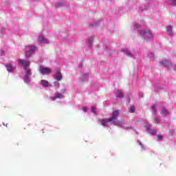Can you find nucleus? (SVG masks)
Here are the masks:
<instances>
[{
	"instance_id": "26",
	"label": "nucleus",
	"mask_w": 176,
	"mask_h": 176,
	"mask_svg": "<svg viewBox=\"0 0 176 176\" xmlns=\"http://www.w3.org/2000/svg\"><path fill=\"white\" fill-rule=\"evenodd\" d=\"M155 122H156V123H159V118H155Z\"/></svg>"
},
{
	"instance_id": "7",
	"label": "nucleus",
	"mask_w": 176,
	"mask_h": 176,
	"mask_svg": "<svg viewBox=\"0 0 176 176\" xmlns=\"http://www.w3.org/2000/svg\"><path fill=\"white\" fill-rule=\"evenodd\" d=\"M161 65L162 67L168 68V67H171V62L170 60H163L161 62Z\"/></svg>"
},
{
	"instance_id": "14",
	"label": "nucleus",
	"mask_w": 176,
	"mask_h": 176,
	"mask_svg": "<svg viewBox=\"0 0 176 176\" xmlns=\"http://www.w3.org/2000/svg\"><path fill=\"white\" fill-rule=\"evenodd\" d=\"M55 97L56 98H63V94H61L60 93L56 92L55 94Z\"/></svg>"
},
{
	"instance_id": "11",
	"label": "nucleus",
	"mask_w": 176,
	"mask_h": 176,
	"mask_svg": "<svg viewBox=\"0 0 176 176\" xmlns=\"http://www.w3.org/2000/svg\"><path fill=\"white\" fill-rule=\"evenodd\" d=\"M168 111H167V109H162V110L161 111V115L162 116H167V115H168Z\"/></svg>"
},
{
	"instance_id": "19",
	"label": "nucleus",
	"mask_w": 176,
	"mask_h": 176,
	"mask_svg": "<svg viewBox=\"0 0 176 176\" xmlns=\"http://www.w3.org/2000/svg\"><path fill=\"white\" fill-rule=\"evenodd\" d=\"M54 83L55 86H58V88L60 87V82H54Z\"/></svg>"
},
{
	"instance_id": "8",
	"label": "nucleus",
	"mask_w": 176,
	"mask_h": 176,
	"mask_svg": "<svg viewBox=\"0 0 176 176\" xmlns=\"http://www.w3.org/2000/svg\"><path fill=\"white\" fill-rule=\"evenodd\" d=\"M38 41H40V42H42L43 43H49V41L47 40V38H45L43 36H40L38 37Z\"/></svg>"
},
{
	"instance_id": "15",
	"label": "nucleus",
	"mask_w": 176,
	"mask_h": 176,
	"mask_svg": "<svg viewBox=\"0 0 176 176\" xmlns=\"http://www.w3.org/2000/svg\"><path fill=\"white\" fill-rule=\"evenodd\" d=\"M117 97H123V93L122 92V91H117Z\"/></svg>"
},
{
	"instance_id": "13",
	"label": "nucleus",
	"mask_w": 176,
	"mask_h": 176,
	"mask_svg": "<svg viewBox=\"0 0 176 176\" xmlns=\"http://www.w3.org/2000/svg\"><path fill=\"white\" fill-rule=\"evenodd\" d=\"M151 109H152V113H153L154 115H156L157 112V110L156 109V106H152Z\"/></svg>"
},
{
	"instance_id": "9",
	"label": "nucleus",
	"mask_w": 176,
	"mask_h": 176,
	"mask_svg": "<svg viewBox=\"0 0 176 176\" xmlns=\"http://www.w3.org/2000/svg\"><path fill=\"white\" fill-rule=\"evenodd\" d=\"M6 68H7V70L8 71V72H12V71H13V69H14V67H13V66H12V65L10 63L7 64Z\"/></svg>"
},
{
	"instance_id": "27",
	"label": "nucleus",
	"mask_w": 176,
	"mask_h": 176,
	"mask_svg": "<svg viewBox=\"0 0 176 176\" xmlns=\"http://www.w3.org/2000/svg\"><path fill=\"white\" fill-rule=\"evenodd\" d=\"M3 126H6V127H8V124H5V122H3Z\"/></svg>"
},
{
	"instance_id": "21",
	"label": "nucleus",
	"mask_w": 176,
	"mask_h": 176,
	"mask_svg": "<svg viewBox=\"0 0 176 176\" xmlns=\"http://www.w3.org/2000/svg\"><path fill=\"white\" fill-rule=\"evenodd\" d=\"M82 111H84V112H87V107H82Z\"/></svg>"
},
{
	"instance_id": "20",
	"label": "nucleus",
	"mask_w": 176,
	"mask_h": 176,
	"mask_svg": "<svg viewBox=\"0 0 176 176\" xmlns=\"http://www.w3.org/2000/svg\"><path fill=\"white\" fill-rule=\"evenodd\" d=\"M88 42H89V43H92V42H93V38H89V39H88Z\"/></svg>"
},
{
	"instance_id": "17",
	"label": "nucleus",
	"mask_w": 176,
	"mask_h": 176,
	"mask_svg": "<svg viewBox=\"0 0 176 176\" xmlns=\"http://www.w3.org/2000/svg\"><path fill=\"white\" fill-rule=\"evenodd\" d=\"M107 122L108 121H105V120H104V119L101 120V124H102V126H107Z\"/></svg>"
},
{
	"instance_id": "2",
	"label": "nucleus",
	"mask_w": 176,
	"mask_h": 176,
	"mask_svg": "<svg viewBox=\"0 0 176 176\" xmlns=\"http://www.w3.org/2000/svg\"><path fill=\"white\" fill-rule=\"evenodd\" d=\"M119 113H120L119 110L113 111L112 113L111 118H108L107 122H113V124H115V126H119V122L115 121L119 117Z\"/></svg>"
},
{
	"instance_id": "23",
	"label": "nucleus",
	"mask_w": 176,
	"mask_h": 176,
	"mask_svg": "<svg viewBox=\"0 0 176 176\" xmlns=\"http://www.w3.org/2000/svg\"><path fill=\"white\" fill-rule=\"evenodd\" d=\"M56 98H56V96H55V97L52 98L51 100H52V101H56Z\"/></svg>"
},
{
	"instance_id": "1",
	"label": "nucleus",
	"mask_w": 176,
	"mask_h": 176,
	"mask_svg": "<svg viewBox=\"0 0 176 176\" xmlns=\"http://www.w3.org/2000/svg\"><path fill=\"white\" fill-rule=\"evenodd\" d=\"M18 62L20 65L24 67V69L26 72L24 82H25V83H30V75H32L31 69H30V61L25 60L24 59H19L18 60Z\"/></svg>"
},
{
	"instance_id": "28",
	"label": "nucleus",
	"mask_w": 176,
	"mask_h": 176,
	"mask_svg": "<svg viewBox=\"0 0 176 176\" xmlns=\"http://www.w3.org/2000/svg\"><path fill=\"white\" fill-rule=\"evenodd\" d=\"M174 71H176V65L173 67Z\"/></svg>"
},
{
	"instance_id": "6",
	"label": "nucleus",
	"mask_w": 176,
	"mask_h": 176,
	"mask_svg": "<svg viewBox=\"0 0 176 176\" xmlns=\"http://www.w3.org/2000/svg\"><path fill=\"white\" fill-rule=\"evenodd\" d=\"M56 80H61L63 79V76L61 75V70L56 71V75H54Z\"/></svg>"
},
{
	"instance_id": "5",
	"label": "nucleus",
	"mask_w": 176,
	"mask_h": 176,
	"mask_svg": "<svg viewBox=\"0 0 176 176\" xmlns=\"http://www.w3.org/2000/svg\"><path fill=\"white\" fill-rule=\"evenodd\" d=\"M140 35H142L144 39H148L152 36V34L150 31L145 32V30L140 31Z\"/></svg>"
},
{
	"instance_id": "4",
	"label": "nucleus",
	"mask_w": 176,
	"mask_h": 176,
	"mask_svg": "<svg viewBox=\"0 0 176 176\" xmlns=\"http://www.w3.org/2000/svg\"><path fill=\"white\" fill-rule=\"evenodd\" d=\"M26 49H27V54H28V53H35V52L38 50V48H36L35 45H28L26 47Z\"/></svg>"
},
{
	"instance_id": "24",
	"label": "nucleus",
	"mask_w": 176,
	"mask_h": 176,
	"mask_svg": "<svg viewBox=\"0 0 176 176\" xmlns=\"http://www.w3.org/2000/svg\"><path fill=\"white\" fill-rule=\"evenodd\" d=\"M158 140H163V136L160 135L157 137Z\"/></svg>"
},
{
	"instance_id": "31",
	"label": "nucleus",
	"mask_w": 176,
	"mask_h": 176,
	"mask_svg": "<svg viewBox=\"0 0 176 176\" xmlns=\"http://www.w3.org/2000/svg\"><path fill=\"white\" fill-rule=\"evenodd\" d=\"M63 93H65V89L62 90Z\"/></svg>"
},
{
	"instance_id": "25",
	"label": "nucleus",
	"mask_w": 176,
	"mask_h": 176,
	"mask_svg": "<svg viewBox=\"0 0 176 176\" xmlns=\"http://www.w3.org/2000/svg\"><path fill=\"white\" fill-rule=\"evenodd\" d=\"M151 133H152L153 134H156V131L152 129V130H151Z\"/></svg>"
},
{
	"instance_id": "30",
	"label": "nucleus",
	"mask_w": 176,
	"mask_h": 176,
	"mask_svg": "<svg viewBox=\"0 0 176 176\" xmlns=\"http://www.w3.org/2000/svg\"><path fill=\"white\" fill-rule=\"evenodd\" d=\"M59 5H60V6H61L64 5V3H60Z\"/></svg>"
},
{
	"instance_id": "12",
	"label": "nucleus",
	"mask_w": 176,
	"mask_h": 176,
	"mask_svg": "<svg viewBox=\"0 0 176 176\" xmlns=\"http://www.w3.org/2000/svg\"><path fill=\"white\" fill-rule=\"evenodd\" d=\"M166 31L169 32V35H173V26H168L166 28Z\"/></svg>"
},
{
	"instance_id": "10",
	"label": "nucleus",
	"mask_w": 176,
	"mask_h": 176,
	"mask_svg": "<svg viewBox=\"0 0 176 176\" xmlns=\"http://www.w3.org/2000/svg\"><path fill=\"white\" fill-rule=\"evenodd\" d=\"M41 83L42 86H43L44 87H48V86H49V82L46 80H41Z\"/></svg>"
},
{
	"instance_id": "18",
	"label": "nucleus",
	"mask_w": 176,
	"mask_h": 176,
	"mask_svg": "<svg viewBox=\"0 0 176 176\" xmlns=\"http://www.w3.org/2000/svg\"><path fill=\"white\" fill-rule=\"evenodd\" d=\"M126 56L128 57H133V54H131V52H126Z\"/></svg>"
},
{
	"instance_id": "22",
	"label": "nucleus",
	"mask_w": 176,
	"mask_h": 176,
	"mask_svg": "<svg viewBox=\"0 0 176 176\" xmlns=\"http://www.w3.org/2000/svg\"><path fill=\"white\" fill-rule=\"evenodd\" d=\"M91 109L92 112L96 113V107H92L91 108Z\"/></svg>"
},
{
	"instance_id": "29",
	"label": "nucleus",
	"mask_w": 176,
	"mask_h": 176,
	"mask_svg": "<svg viewBox=\"0 0 176 176\" xmlns=\"http://www.w3.org/2000/svg\"><path fill=\"white\" fill-rule=\"evenodd\" d=\"M173 3L176 5V0H173Z\"/></svg>"
},
{
	"instance_id": "16",
	"label": "nucleus",
	"mask_w": 176,
	"mask_h": 176,
	"mask_svg": "<svg viewBox=\"0 0 176 176\" xmlns=\"http://www.w3.org/2000/svg\"><path fill=\"white\" fill-rule=\"evenodd\" d=\"M135 111V108L134 107V106H131L130 108H129V112L131 113H134Z\"/></svg>"
},
{
	"instance_id": "3",
	"label": "nucleus",
	"mask_w": 176,
	"mask_h": 176,
	"mask_svg": "<svg viewBox=\"0 0 176 176\" xmlns=\"http://www.w3.org/2000/svg\"><path fill=\"white\" fill-rule=\"evenodd\" d=\"M39 72L41 73L43 75H49L52 74V69L50 67L40 66Z\"/></svg>"
}]
</instances>
